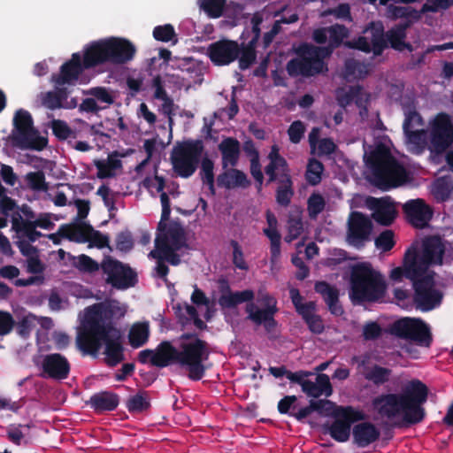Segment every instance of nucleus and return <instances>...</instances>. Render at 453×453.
Returning a JSON list of instances; mask_svg holds the SVG:
<instances>
[{
  "instance_id": "1",
  "label": "nucleus",
  "mask_w": 453,
  "mask_h": 453,
  "mask_svg": "<svg viewBox=\"0 0 453 453\" xmlns=\"http://www.w3.org/2000/svg\"><path fill=\"white\" fill-rule=\"evenodd\" d=\"M427 397L426 385L414 379L405 384L401 393L381 394L373 398L372 404L381 417L392 419L402 415L405 424L415 425L420 423L426 416L423 404Z\"/></svg>"
},
{
  "instance_id": "2",
  "label": "nucleus",
  "mask_w": 453,
  "mask_h": 453,
  "mask_svg": "<svg viewBox=\"0 0 453 453\" xmlns=\"http://www.w3.org/2000/svg\"><path fill=\"white\" fill-rule=\"evenodd\" d=\"M112 311L103 303L87 308V319L77 334V346L83 355L96 357L112 325Z\"/></svg>"
},
{
  "instance_id": "3",
  "label": "nucleus",
  "mask_w": 453,
  "mask_h": 453,
  "mask_svg": "<svg viewBox=\"0 0 453 453\" xmlns=\"http://www.w3.org/2000/svg\"><path fill=\"white\" fill-rule=\"evenodd\" d=\"M386 288L383 275L370 263H358L352 266L349 296L353 304L376 303L384 297Z\"/></svg>"
},
{
  "instance_id": "4",
  "label": "nucleus",
  "mask_w": 453,
  "mask_h": 453,
  "mask_svg": "<svg viewBox=\"0 0 453 453\" xmlns=\"http://www.w3.org/2000/svg\"><path fill=\"white\" fill-rule=\"evenodd\" d=\"M366 164L372 172L370 181L383 191L397 188L408 180L405 167L384 146L372 150Z\"/></svg>"
},
{
  "instance_id": "5",
  "label": "nucleus",
  "mask_w": 453,
  "mask_h": 453,
  "mask_svg": "<svg viewBox=\"0 0 453 453\" xmlns=\"http://www.w3.org/2000/svg\"><path fill=\"white\" fill-rule=\"evenodd\" d=\"M296 57L290 59L286 70L290 77H312L328 71L325 58L330 57L326 48L303 42L295 50Z\"/></svg>"
},
{
  "instance_id": "6",
  "label": "nucleus",
  "mask_w": 453,
  "mask_h": 453,
  "mask_svg": "<svg viewBox=\"0 0 453 453\" xmlns=\"http://www.w3.org/2000/svg\"><path fill=\"white\" fill-rule=\"evenodd\" d=\"M13 146L20 150L41 151L48 143L47 138L40 135L34 127L31 114L24 110H18L13 117V129L11 134Z\"/></svg>"
},
{
  "instance_id": "7",
  "label": "nucleus",
  "mask_w": 453,
  "mask_h": 453,
  "mask_svg": "<svg viewBox=\"0 0 453 453\" xmlns=\"http://www.w3.org/2000/svg\"><path fill=\"white\" fill-rule=\"evenodd\" d=\"M178 364L186 368L189 380L197 381L203 379L206 367L203 362L209 358L208 343L196 338L189 342H181L177 349Z\"/></svg>"
},
{
  "instance_id": "8",
  "label": "nucleus",
  "mask_w": 453,
  "mask_h": 453,
  "mask_svg": "<svg viewBox=\"0 0 453 453\" xmlns=\"http://www.w3.org/2000/svg\"><path fill=\"white\" fill-rule=\"evenodd\" d=\"M203 150V142L199 139L178 142L171 153L174 172L182 178L193 175L200 163Z\"/></svg>"
},
{
  "instance_id": "9",
  "label": "nucleus",
  "mask_w": 453,
  "mask_h": 453,
  "mask_svg": "<svg viewBox=\"0 0 453 453\" xmlns=\"http://www.w3.org/2000/svg\"><path fill=\"white\" fill-rule=\"evenodd\" d=\"M392 334L415 342L420 346L429 347L433 338L429 326L420 319L403 318L393 323Z\"/></svg>"
},
{
  "instance_id": "10",
  "label": "nucleus",
  "mask_w": 453,
  "mask_h": 453,
  "mask_svg": "<svg viewBox=\"0 0 453 453\" xmlns=\"http://www.w3.org/2000/svg\"><path fill=\"white\" fill-rule=\"evenodd\" d=\"M260 303L264 306L258 308L251 301L247 303L245 311L248 313L247 319L256 326H263L266 333H273L278 326L275 315L279 311L277 300L268 293L262 294L259 297Z\"/></svg>"
},
{
  "instance_id": "11",
  "label": "nucleus",
  "mask_w": 453,
  "mask_h": 453,
  "mask_svg": "<svg viewBox=\"0 0 453 453\" xmlns=\"http://www.w3.org/2000/svg\"><path fill=\"white\" fill-rule=\"evenodd\" d=\"M102 271L107 275L106 282L116 289H127L138 281L137 273L127 264L111 257H106L101 264Z\"/></svg>"
},
{
  "instance_id": "12",
  "label": "nucleus",
  "mask_w": 453,
  "mask_h": 453,
  "mask_svg": "<svg viewBox=\"0 0 453 453\" xmlns=\"http://www.w3.org/2000/svg\"><path fill=\"white\" fill-rule=\"evenodd\" d=\"M334 416V420L329 425H324L323 429L324 433L329 434L338 442L349 441L352 423L365 418L362 411L355 410L351 406L341 407Z\"/></svg>"
},
{
  "instance_id": "13",
  "label": "nucleus",
  "mask_w": 453,
  "mask_h": 453,
  "mask_svg": "<svg viewBox=\"0 0 453 453\" xmlns=\"http://www.w3.org/2000/svg\"><path fill=\"white\" fill-rule=\"evenodd\" d=\"M412 286L414 289L413 301L420 311H431L441 303L442 295L434 288L433 275L426 273L416 278Z\"/></svg>"
},
{
  "instance_id": "14",
  "label": "nucleus",
  "mask_w": 453,
  "mask_h": 453,
  "mask_svg": "<svg viewBox=\"0 0 453 453\" xmlns=\"http://www.w3.org/2000/svg\"><path fill=\"white\" fill-rule=\"evenodd\" d=\"M407 250L412 254L411 257H414L415 264L422 275L427 273L429 266L442 264L444 247L437 237L429 238L424 242L422 253L414 247Z\"/></svg>"
},
{
  "instance_id": "15",
  "label": "nucleus",
  "mask_w": 453,
  "mask_h": 453,
  "mask_svg": "<svg viewBox=\"0 0 453 453\" xmlns=\"http://www.w3.org/2000/svg\"><path fill=\"white\" fill-rule=\"evenodd\" d=\"M165 246L175 250L188 248L186 232L180 223L177 221L158 223L155 249H163Z\"/></svg>"
},
{
  "instance_id": "16",
  "label": "nucleus",
  "mask_w": 453,
  "mask_h": 453,
  "mask_svg": "<svg viewBox=\"0 0 453 453\" xmlns=\"http://www.w3.org/2000/svg\"><path fill=\"white\" fill-rule=\"evenodd\" d=\"M365 206L372 211V219L380 226H391L397 217V203L389 196L382 197L367 196Z\"/></svg>"
},
{
  "instance_id": "17",
  "label": "nucleus",
  "mask_w": 453,
  "mask_h": 453,
  "mask_svg": "<svg viewBox=\"0 0 453 453\" xmlns=\"http://www.w3.org/2000/svg\"><path fill=\"white\" fill-rule=\"evenodd\" d=\"M453 142V126L445 112L436 115L431 126V143L437 152H442Z\"/></svg>"
},
{
  "instance_id": "18",
  "label": "nucleus",
  "mask_w": 453,
  "mask_h": 453,
  "mask_svg": "<svg viewBox=\"0 0 453 453\" xmlns=\"http://www.w3.org/2000/svg\"><path fill=\"white\" fill-rule=\"evenodd\" d=\"M40 368L42 377L55 380H64L69 377L71 364L64 355L50 353L42 357Z\"/></svg>"
},
{
  "instance_id": "19",
  "label": "nucleus",
  "mask_w": 453,
  "mask_h": 453,
  "mask_svg": "<svg viewBox=\"0 0 453 453\" xmlns=\"http://www.w3.org/2000/svg\"><path fill=\"white\" fill-rule=\"evenodd\" d=\"M372 231L371 219L360 211H352L348 222V240L355 247L363 246L370 240Z\"/></svg>"
},
{
  "instance_id": "20",
  "label": "nucleus",
  "mask_w": 453,
  "mask_h": 453,
  "mask_svg": "<svg viewBox=\"0 0 453 453\" xmlns=\"http://www.w3.org/2000/svg\"><path fill=\"white\" fill-rule=\"evenodd\" d=\"M208 57L215 65H227L240 55V45L232 40H219L209 45Z\"/></svg>"
},
{
  "instance_id": "21",
  "label": "nucleus",
  "mask_w": 453,
  "mask_h": 453,
  "mask_svg": "<svg viewBox=\"0 0 453 453\" xmlns=\"http://www.w3.org/2000/svg\"><path fill=\"white\" fill-rule=\"evenodd\" d=\"M84 70L88 68L83 66L81 53H73L71 58L60 66L59 73L51 76V81L57 86L73 85Z\"/></svg>"
},
{
  "instance_id": "22",
  "label": "nucleus",
  "mask_w": 453,
  "mask_h": 453,
  "mask_svg": "<svg viewBox=\"0 0 453 453\" xmlns=\"http://www.w3.org/2000/svg\"><path fill=\"white\" fill-rule=\"evenodd\" d=\"M403 211L408 222L417 228L426 227L433 217V210L420 198L407 201Z\"/></svg>"
},
{
  "instance_id": "23",
  "label": "nucleus",
  "mask_w": 453,
  "mask_h": 453,
  "mask_svg": "<svg viewBox=\"0 0 453 453\" xmlns=\"http://www.w3.org/2000/svg\"><path fill=\"white\" fill-rule=\"evenodd\" d=\"M107 46L110 63L114 65H122L129 62L134 58L136 52L134 45L124 38H107Z\"/></svg>"
},
{
  "instance_id": "24",
  "label": "nucleus",
  "mask_w": 453,
  "mask_h": 453,
  "mask_svg": "<svg viewBox=\"0 0 453 453\" xmlns=\"http://www.w3.org/2000/svg\"><path fill=\"white\" fill-rule=\"evenodd\" d=\"M83 66L88 69L110 63L107 39L94 41L87 44L81 56Z\"/></svg>"
},
{
  "instance_id": "25",
  "label": "nucleus",
  "mask_w": 453,
  "mask_h": 453,
  "mask_svg": "<svg viewBox=\"0 0 453 453\" xmlns=\"http://www.w3.org/2000/svg\"><path fill=\"white\" fill-rule=\"evenodd\" d=\"M109 329L104 341L105 362L109 366L114 367L124 360V348L121 343L120 331L113 324Z\"/></svg>"
},
{
  "instance_id": "26",
  "label": "nucleus",
  "mask_w": 453,
  "mask_h": 453,
  "mask_svg": "<svg viewBox=\"0 0 453 453\" xmlns=\"http://www.w3.org/2000/svg\"><path fill=\"white\" fill-rule=\"evenodd\" d=\"M314 290L323 297L333 315L341 316L343 314L344 311L339 301V290L335 286L325 280H319L315 283Z\"/></svg>"
},
{
  "instance_id": "27",
  "label": "nucleus",
  "mask_w": 453,
  "mask_h": 453,
  "mask_svg": "<svg viewBox=\"0 0 453 453\" xmlns=\"http://www.w3.org/2000/svg\"><path fill=\"white\" fill-rule=\"evenodd\" d=\"M411 25V20H405L399 24H396L392 28L386 32V39L388 47L390 46L392 49L397 51H403L407 50L411 52L413 46L410 42H405L406 30Z\"/></svg>"
},
{
  "instance_id": "28",
  "label": "nucleus",
  "mask_w": 453,
  "mask_h": 453,
  "mask_svg": "<svg viewBox=\"0 0 453 453\" xmlns=\"http://www.w3.org/2000/svg\"><path fill=\"white\" fill-rule=\"evenodd\" d=\"M177 348L170 342L163 341L153 350V357L150 365L156 367L164 368L171 364H178Z\"/></svg>"
},
{
  "instance_id": "29",
  "label": "nucleus",
  "mask_w": 453,
  "mask_h": 453,
  "mask_svg": "<svg viewBox=\"0 0 453 453\" xmlns=\"http://www.w3.org/2000/svg\"><path fill=\"white\" fill-rule=\"evenodd\" d=\"M87 403L97 413L112 411L119 403V396L111 391H101L92 395Z\"/></svg>"
},
{
  "instance_id": "30",
  "label": "nucleus",
  "mask_w": 453,
  "mask_h": 453,
  "mask_svg": "<svg viewBox=\"0 0 453 453\" xmlns=\"http://www.w3.org/2000/svg\"><path fill=\"white\" fill-rule=\"evenodd\" d=\"M353 441L360 448H365L380 438L379 429L371 422H362L354 426Z\"/></svg>"
},
{
  "instance_id": "31",
  "label": "nucleus",
  "mask_w": 453,
  "mask_h": 453,
  "mask_svg": "<svg viewBox=\"0 0 453 453\" xmlns=\"http://www.w3.org/2000/svg\"><path fill=\"white\" fill-rule=\"evenodd\" d=\"M217 184L219 188L231 189L239 187L247 188L250 185V181L242 171L232 166V168H226L223 173L218 175Z\"/></svg>"
},
{
  "instance_id": "32",
  "label": "nucleus",
  "mask_w": 453,
  "mask_h": 453,
  "mask_svg": "<svg viewBox=\"0 0 453 453\" xmlns=\"http://www.w3.org/2000/svg\"><path fill=\"white\" fill-rule=\"evenodd\" d=\"M268 159L269 164L265 167V173L268 176L267 183L276 181L279 173L290 172L288 164L280 154L277 145L272 146Z\"/></svg>"
},
{
  "instance_id": "33",
  "label": "nucleus",
  "mask_w": 453,
  "mask_h": 453,
  "mask_svg": "<svg viewBox=\"0 0 453 453\" xmlns=\"http://www.w3.org/2000/svg\"><path fill=\"white\" fill-rule=\"evenodd\" d=\"M302 391L306 395L313 398H318L322 395L327 397L330 396L333 394V388L329 376L325 373H319L317 375L315 382L306 380L302 387Z\"/></svg>"
},
{
  "instance_id": "34",
  "label": "nucleus",
  "mask_w": 453,
  "mask_h": 453,
  "mask_svg": "<svg viewBox=\"0 0 453 453\" xmlns=\"http://www.w3.org/2000/svg\"><path fill=\"white\" fill-rule=\"evenodd\" d=\"M268 227L263 230L265 235L270 240L271 261L275 262L280 256L281 235L277 230V219L270 211L266 212Z\"/></svg>"
},
{
  "instance_id": "35",
  "label": "nucleus",
  "mask_w": 453,
  "mask_h": 453,
  "mask_svg": "<svg viewBox=\"0 0 453 453\" xmlns=\"http://www.w3.org/2000/svg\"><path fill=\"white\" fill-rule=\"evenodd\" d=\"M275 182L278 183L275 193L276 202L280 206L288 207L295 195L290 172L279 173Z\"/></svg>"
},
{
  "instance_id": "36",
  "label": "nucleus",
  "mask_w": 453,
  "mask_h": 453,
  "mask_svg": "<svg viewBox=\"0 0 453 453\" xmlns=\"http://www.w3.org/2000/svg\"><path fill=\"white\" fill-rule=\"evenodd\" d=\"M219 150L222 155V167L226 169L228 165L234 167L238 164L240 157V142L237 139L227 137L219 144Z\"/></svg>"
},
{
  "instance_id": "37",
  "label": "nucleus",
  "mask_w": 453,
  "mask_h": 453,
  "mask_svg": "<svg viewBox=\"0 0 453 453\" xmlns=\"http://www.w3.org/2000/svg\"><path fill=\"white\" fill-rule=\"evenodd\" d=\"M413 120L417 122V126H423V119L419 113L415 110L410 111L403 124V132L410 142L419 144L424 141L426 132L424 129H414Z\"/></svg>"
},
{
  "instance_id": "38",
  "label": "nucleus",
  "mask_w": 453,
  "mask_h": 453,
  "mask_svg": "<svg viewBox=\"0 0 453 453\" xmlns=\"http://www.w3.org/2000/svg\"><path fill=\"white\" fill-rule=\"evenodd\" d=\"M369 35V42L375 56H380L388 48L386 33L382 23L371 22L364 31Z\"/></svg>"
},
{
  "instance_id": "39",
  "label": "nucleus",
  "mask_w": 453,
  "mask_h": 453,
  "mask_svg": "<svg viewBox=\"0 0 453 453\" xmlns=\"http://www.w3.org/2000/svg\"><path fill=\"white\" fill-rule=\"evenodd\" d=\"M411 255L412 254L411 252L406 250L403 267H395L390 273V279L392 280L401 281L404 277L413 282L416 278L422 276L415 264V259L413 257H411Z\"/></svg>"
},
{
  "instance_id": "40",
  "label": "nucleus",
  "mask_w": 453,
  "mask_h": 453,
  "mask_svg": "<svg viewBox=\"0 0 453 453\" xmlns=\"http://www.w3.org/2000/svg\"><path fill=\"white\" fill-rule=\"evenodd\" d=\"M89 227H92V226L81 221L71 225H62L60 226V231L63 238L79 243H85L89 241Z\"/></svg>"
},
{
  "instance_id": "41",
  "label": "nucleus",
  "mask_w": 453,
  "mask_h": 453,
  "mask_svg": "<svg viewBox=\"0 0 453 453\" xmlns=\"http://www.w3.org/2000/svg\"><path fill=\"white\" fill-rule=\"evenodd\" d=\"M254 296L251 289L229 292L228 294H221L218 303L222 309H232L245 302L249 303L254 299Z\"/></svg>"
},
{
  "instance_id": "42",
  "label": "nucleus",
  "mask_w": 453,
  "mask_h": 453,
  "mask_svg": "<svg viewBox=\"0 0 453 453\" xmlns=\"http://www.w3.org/2000/svg\"><path fill=\"white\" fill-rule=\"evenodd\" d=\"M334 403L326 399L311 400L309 405L299 409L295 415V418L298 421H303L309 417L313 411H317L319 414H329Z\"/></svg>"
},
{
  "instance_id": "43",
  "label": "nucleus",
  "mask_w": 453,
  "mask_h": 453,
  "mask_svg": "<svg viewBox=\"0 0 453 453\" xmlns=\"http://www.w3.org/2000/svg\"><path fill=\"white\" fill-rule=\"evenodd\" d=\"M68 97V91L62 86H58L55 90L41 94V100L43 106L50 110L63 108V102Z\"/></svg>"
},
{
  "instance_id": "44",
  "label": "nucleus",
  "mask_w": 453,
  "mask_h": 453,
  "mask_svg": "<svg viewBox=\"0 0 453 453\" xmlns=\"http://www.w3.org/2000/svg\"><path fill=\"white\" fill-rule=\"evenodd\" d=\"M150 336V326L148 322H137L134 323L128 334V341L129 344L134 348L138 349L144 344L149 340Z\"/></svg>"
},
{
  "instance_id": "45",
  "label": "nucleus",
  "mask_w": 453,
  "mask_h": 453,
  "mask_svg": "<svg viewBox=\"0 0 453 453\" xmlns=\"http://www.w3.org/2000/svg\"><path fill=\"white\" fill-rule=\"evenodd\" d=\"M453 192V180L449 175L437 178L433 185L432 193L437 202H445L449 199Z\"/></svg>"
},
{
  "instance_id": "46",
  "label": "nucleus",
  "mask_w": 453,
  "mask_h": 453,
  "mask_svg": "<svg viewBox=\"0 0 453 453\" xmlns=\"http://www.w3.org/2000/svg\"><path fill=\"white\" fill-rule=\"evenodd\" d=\"M126 407L130 413H141L148 411L150 408L149 393L145 390H139L127 399Z\"/></svg>"
},
{
  "instance_id": "47",
  "label": "nucleus",
  "mask_w": 453,
  "mask_h": 453,
  "mask_svg": "<svg viewBox=\"0 0 453 453\" xmlns=\"http://www.w3.org/2000/svg\"><path fill=\"white\" fill-rule=\"evenodd\" d=\"M391 374V369L380 366L379 365H374L372 367L366 369V371L364 372V377L368 381H371L373 385L379 387L388 382Z\"/></svg>"
},
{
  "instance_id": "48",
  "label": "nucleus",
  "mask_w": 453,
  "mask_h": 453,
  "mask_svg": "<svg viewBox=\"0 0 453 453\" xmlns=\"http://www.w3.org/2000/svg\"><path fill=\"white\" fill-rule=\"evenodd\" d=\"M329 43L327 46H320L326 48L330 51V55L334 50L341 46L343 39L349 36V30L344 25L335 24L328 27Z\"/></svg>"
},
{
  "instance_id": "49",
  "label": "nucleus",
  "mask_w": 453,
  "mask_h": 453,
  "mask_svg": "<svg viewBox=\"0 0 453 453\" xmlns=\"http://www.w3.org/2000/svg\"><path fill=\"white\" fill-rule=\"evenodd\" d=\"M13 228L17 233L22 234L31 242H35L38 238L43 236V234L36 230V226L34 225L32 220L28 219H13Z\"/></svg>"
},
{
  "instance_id": "50",
  "label": "nucleus",
  "mask_w": 453,
  "mask_h": 453,
  "mask_svg": "<svg viewBox=\"0 0 453 453\" xmlns=\"http://www.w3.org/2000/svg\"><path fill=\"white\" fill-rule=\"evenodd\" d=\"M256 46L253 42L242 43L240 46V55L237 59L241 70H246L255 63L257 59Z\"/></svg>"
},
{
  "instance_id": "51",
  "label": "nucleus",
  "mask_w": 453,
  "mask_h": 453,
  "mask_svg": "<svg viewBox=\"0 0 453 453\" xmlns=\"http://www.w3.org/2000/svg\"><path fill=\"white\" fill-rule=\"evenodd\" d=\"M345 76L355 79H363L369 73V65L362 63L354 58L345 61Z\"/></svg>"
},
{
  "instance_id": "52",
  "label": "nucleus",
  "mask_w": 453,
  "mask_h": 453,
  "mask_svg": "<svg viewBox=\"0 0 453 453\" xmlns=\"http://www.w3.org/2000/svg\"><path fill=\"white\" fill-rule=\"evenodd\" d=\"M214 163L208 157H203L201 163V179L204 185H206L211 195H215L214 186Z\"/></svg>"
},
{
  "instance_id": "53",
  "label": "nucleus",
  "mask_w": 453,
  "mask_h": 453,
  "mask_svg": "<svg viewBox=\"0 0 453 453\" xmlns=\"http://www.w3.org/2000/svg\"><path fill=\"white\" fill-rule=\"evenodd\" d=\"M323 171V164L316 158H311L308 162L305 173L306 181L311 186L319 184Z\"/></svg>"
},
{
  "instance_id": "54",
  "label": "nucleus",
  "mask_w": 453,
  "mask_h": 453,
  "mask_svg": "<svg viewBox=\"0 0 453 453\" xmlns=\"http://www.w3.org/2000/svg\"><path fill=\"white\" fill-rule=\"evenodd\" d=\"M226 0H200V8L209 18L218 19L222 16Z\"/></svg>"
},
{
  "instance_id": "55",
  "label": "nucleus",
  "mask_w": 453,
  "mask_h": 453,
  "mask_svg": "<svg viewBox=\"0 0 453 453\" xmlns=\"http://www.w3.org/2000/svg\"><path fill=\"white\" fill-rule=\"evenodd\" d=\"M25 180L29 188L35 191H47L48 183L45 180V174L42 171L30 172L25 176Z\"/></svg>"
},
{
  "instance_id": "56",
  "label": "nucleus",
  "mask_w": 453,
  "mask_h": 453,
  "mask_svg": "<svg viewBox=\"0 0 453 453\" xmlns=\"http://www.w3.org/2000/svg\"><path fill=\"white\" fill-rule=\"evenodd\" d=\"M70 257L73 260V265L81 272L91 273L99 269L98 263L88 255L81 254L78 257L70 255Z\"/></svg>"
},
{
  "instance_id": "57",
  "label": "nucleus",
  "mask_w": 453,
  "mask_h": 453,
  "mask_svg": "<svg viewBox=\"0 0 453 453\" xmlns=\"http://www.w3.org/2000/svg\"><path fill=\"white\" fill-rule=\"evenodd\" d=\"M325 206L326 201L320 194H311L307 201L309 217L312 219H317L318 215L325 210Z\"/></svg>"
},
{
  "instance_id": "58",
  "label": "nucleus",
  "mask_w": 453,
  "mask_h": 453,
  "mask_svg": "<svg viewBox=\"0 0 453 453\" xmlns=\"http://www.w3.org/2000/svg\"><path fill=\"white\" fill-rule=\"evenodd\" d=\"M35 316L29 313L27 316L22 317L18 322L14 328L16 329V333L22 338H27L33 327L35 326Z\"/></svg>"
},
{
  "instance_id": "59",
  "label": "nucleus",
  "mask_w": 453,
  "mask_h": 453,
  "mask_svg": "<svg viewBox=\"0 0 453 453\" xmlns=\"http://www.w3.org/2000/svg\"><path fill=\"white\" fill-rule=\"evenodd\" d=\"M180 250L170 249L169 247H163V249H155L151 250L150 256L160 255L164 257L165 262L176 266L181 262L180 256L177 253Z\"/></svg>"
},
{
  "instance_id": "60",
  "label": "nucleus",
  "mask_w": 453,
  "mask_h": 453,
  "mask_svg": "<svg viewBox=\"0 0 453 453\" xmlns=\"http://www.w3.org/2000/svg\"><path fill=\"white\" fill-rule=\"evenodd\" d=\"M303 225L300 218H289L288 220V234L285 236L286 242H292L303 233Z\"/></svg>"
},
{
  "instance_id": "61",
  "label": "nucleus",
  "mask_w": 453,
  "mask_h": 453,
  "mask_svg": "<svg viewBox=\"0 0 453 453\" xmlns=\"http://www.w3.org/2000/svg\"><path fill=\"white\" fill-rule=\"evenodd\" d=\"M297 406V397L296 395H286L280 399L278 403L277 408L280 414H288L290 417L295 418L296 408Z\"/></svg>"
},
{
  "instance_id": "62",
  "label": "nucleus",
  "mask_w": 453,
  "mask_h": 453,
  "mask_svg": "<svg viewBox=\"0 0 453 453\" xmlns=\"http://www.w3.org/2000/svg\"><path fill=\"white\" fill-rule=\"evenodd\" d=\"M170 65L172 69L180 70L187 73H193L197 71V64L193 58H174Z\"/></svg>"
},
{
  "instance_id": "63",
  "label": "nucleus",
  "mask_w": 453,
  "mask_h": 453,
  "mask_svg": "<svg viewBox=\"0 0 453 453\" xmlns=\"http://www.w3.org/2000/svg\"><path fill=\"white\" fill-rule=\"evenodd\" d=\"M88 94L92 96L96 101L104 103L106 104L105 108L114 103V96L109 88L104 87H94L89 88Z\"/></svg>"
},
{
  "instance_id": "64",
  "label": "nucleus",
  "mask_w": 453,
  "mask_h": 453,
  "mask_svg": "<svg viewBox=\"0 0 453 453\" xmlns=\"http://www.w3.org/2000/svg\"><path fill=\"white\" fill-rule=\"evenodd\" d=\"M229 244L233 249V265L240 270L247 271L249 266L245 261L244 254L241 245L236 240H230Z\"/></svg>"
}]
</instances>
